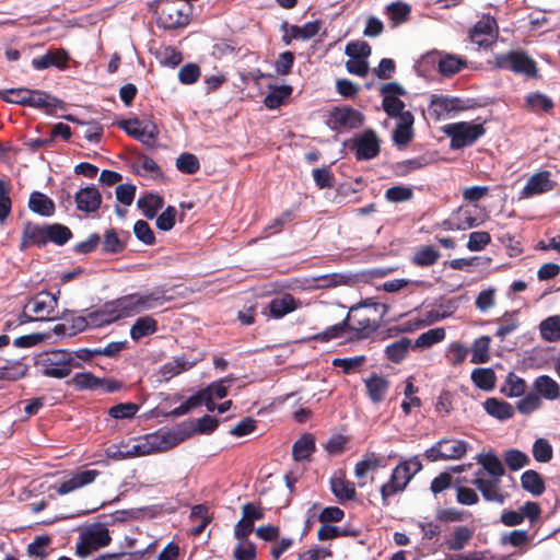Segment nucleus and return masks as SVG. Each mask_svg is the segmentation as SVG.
Returning <instances> with one entry per match:
<instances>
[{"label": "nucleus", "mask_w": 560, "mask_h": 560, "mask_svg": "<svg viewBox=\"0 0 560 560\" xmlns=\"http://www.w3.org/2000/svg\"><path fill=\"white\" fill-rule=\"evenodd\" d=\"M536 392L546 399L553 400L560 395L558 383L548 375H541L534 383Z\"/></svg>", "instance_id": "nucleus-30"}, {"label": "nucleus", "mask_w": 560, "mask_h": 560, "mask_svg": "<svg viewBox=\"0 0 560 560\" xmlns=\"http://www.w3.org/2000/svg\"><path fill=\"white\" fill-rule=\"evenodd\" d=\"M28 207L32 211L49 217L54 213L55 205L50 198L40 192H33L30 197Z\"/></svg>", "instance_id": "nucleus-31"}, {"label": "nucleus", "mask_w": 560, "mask_h": 560, "mask_svg": "<svg viewBox=\"0 0 560 560\" xmlns=\"http://www.w3.org/2000/svg\"><path fill=\"white\" fill-rule=\"evenodd\" d=\"M159 22L164 28H177L188 23V15L184 14L180 9L172 4L162 9Z\"/></svg>", "instance_id": "nucleus-19"}, {"label": "nucleus", "mask_w": 560, "mask_h": 560, "mask_svg": "<svg viewBox=\"0 0 560 560\" xmlns=\"http://www.w3.org/2000/svg\"><path fill=\"white\" fill-rule=\"evenodd\" d=\"M110 542L109 532L102 525L90 527L80 534V541L75 550L81 558L89 557L92 552L107 546Z\"/></svg>", "instance_id": "nucleus-6"}, {"label": "nucleus", "mask_w": 560, "mask_h": 560, "mask_svg": "<svg viewBox=\"0 0 560 560\" xmlns=\"http://www.w3.org/2000/svg\"><path fill=\"white\" fill-rule=\"evenodd\" d=\"M177 443V439L172 434H150L130 447L125 445L124 455L127 458L147 456L168 451L176 446Z\"/></svg>", "instance_id": "nucleus-3"}, {"label": "nucleus", "mask_w": 560, "mask_h": 560, "mask_svg": "<svg viewBox=\"0 0 560 560\" xmlns=\"http://www.w3.org/2000/svg\"><path fill=\"white\" fill-rule=\"evenodd\" d=\"M474 535V530L467 526H458L454 529L453 538L447 542L450 550L459 551L465 548Z\"/></svg>", "instance_id": "nucleus-43"}, {"label": "nucleus", "mask_w": 560, "mask_h": 560, "mask_svg": "<svg viewBox=\"0 0 560 560\" xmlns=\"http://www.w3.org/2000/svg\"><path fill=\"white\" fill-rule=\"evenodd\" d=\"M498 323L500 326L495 331V336L503 340L508 335L512 334L518 328L520 322L517 318V312H506L498 319Z\"/></svg>", "instance_id": "nucleus-39"}, {"label": "nucleus", "mask_w": 560, "mask_h": 560, "mask_svg": "<svg viewBox=\"0 0 560 560\" xmlns=\"http://www.w3.org/2000/svg\"><path fill=\"white\" fill-rule=\"evenodd\" d=\"M466 65V61L459 57L454 55H446L441 58L439 62L440 72L443 75H453L457 73L460 69H463Z\"/></svg>", "instance_id": "nucleus-49"}, {"label": "nucleus", "mask_w": 560, "mask_h": 560, "mask_svg": "<svg viewBox=\"0 0 560 560\" xmlns=\"http://www.w3.org/2000/svg\"><path fill=\"white\" fill-rule=\"evenodd\" d=\"M385 463L383 457L376 455L375 453H368L364 457L355 464L354 467V476L362 480L366 474L373 472L380 467H384Z\"/></svg>", "instance_id": "nucleus-27"}, {"label": "nucleus", "mask_w": 560, "mask_h": 560, "mask_svg": "<svg viewBox=\"0 0 560 560\" xmlns=\"http://www.w3.org/2000/svg\"><path fill=\"white\" fill-rule=\"evenodd\" d=\"M314 438L310 434L303 435L293 445V457L295 460H303L314 452Z\"/></svg>", "instance_id": "nucleus-46"}, {"label": "nucleus", "mask_w": 560, "mask_h": 560, "mask_svg": "<svg viewBox=\"0 0 560 560\" xmlns=\"http://www.w3.org/2000/svg\"><path fill=\"white\" fill-rule=\"evenodd\" d=\"M58 305V299L49 292H39L32 298L25 307H30L31 312L36 314V320L55 319L54 315Z\"/></svg>", "instance_id": "nucleus-11"}, {"label": "nucleus", "mask_w": 560, "mask_h": 560, "mask_svg": "<svg viewBox=\"0 0 560 560\" xmlns=\"http://www.w3.org/2000/svg\"><path fill=\"white\" fill-rule=\"evenodd\" d=\"M383 108L389 117L400 119L407 110H404L405 103L394 95H386L383 98Z\"/></svg>", "instance_id": "nucleus-57"}, {"label": "nucleus", "mask_w": 560, "mask_h": 560, "mask_svg": "<svg viewBox=\"0 0 560 560\" xmlns=\"http://www.w3.org/2000/svg\"><path fill=\"white\" fill-rule=\"evenodd\" d=\"M521 485L524 490L536 497L542 494L545 491L544 480L535 470H526L521 477Z\"/></svg>", "instance_id": "nucleus-35"}, {"label": "nucleus", "mask_w": 560, "mask_h": 560, "mask_svg": "<svg viewBox=\"0 0 560 560\" xmlns=\"http://www.w3.org/2000/svg\"><path fill=\"white\" fill-rule=\"evenodd\" d=\"M27 365L20 361H5L0 364V381H16L25 376Z\"/></svg>", "instance_id": "nucleus-37"}, {"label": "nucleus", "mask_w": 560, "mask_h": 560, "mask_svg": "<svg viewBox=\"0 0 560 560\" xmlns=\"http://www.w3.org/2000/svg\"><path fill=\"white\" fill-rule=\"evenodd\" d=\"M135 295L139 313L162 306L170 300L162 288H158L145 294L136 293Z\"/></svg>", "instance_id": "nucleus-22"}, {"label": "nucleus", "mask_w": 560, "mask_h": 560, "mask_svg": "<svg viewBox=\"0 0 560 560\" xmlns=\"http://www.w3.org/2000/svg\"><path fill=\"white\" fill-rule=\"evenodd\" d=\"M26 105L51 113L52 108L61 106V102L43 91L30 90Z\"/></svg>", "instance_id": "nucleus-26"}, {"label": "nucleus", "mask_w": 560, "mask_h": 560, "mask_svg": "<svg viewBox=\"0 0 560 560\" xmlns=\"http://www.w3.org/2000/svg\"><path fill=\"white\" fill-rule=\"evenodd\" d=\"M118 126L129 136L145 144H151L158 137V129L155 126L145 125L141 127V122L138 119L122 120L118 122Z\"/></svg>", "instance_id": "nucleus-14"}, {"label": "nucleus", "mask_w": 560, "mask_h": 560, "mask_svg": "<svg viewBox=\"0 0 560 560\" xmlns=\"http://www.w3.org/2000/svg\"><path fill=\"white\" fill-rule=\"evenodd\" d=\"M30 95V89L20 88V89H9L4 91H0V97L8 102L20 105H26L27 96Z\"/></svg>", "instance_id": "nucleus-62"}, {"label": "nucleus", "mask_w": 560, "mask_h": 560, "mask_svg": "<svg viewBox=\"0 0 560 560\" xmlns=\"http://www.w3.org/2000/svg\"><path fill=\"white\" fill-rule=\"evenodd\" d=\"M387 313V306L382 303L364 301L350 307L346 324L351 332L349 339H362L374 332Z\"/></svg>", "instance_id": "nucleus-1"}, {"label": "nucleus", "mask_w": 560, "mask_h": 560, "mask_svg": "<svg viewBox=\"0 0 560 560\" xmlns=\"http://www.w3.org/2000/svg\"><path fill=\"white\" fill-rule=\"evenodd\" d=\"M445 338L444 328H433L423 334H421L415 342V347L417 348H429Z\"/></svg>", "instance_id": "nucleus-53"}, {"label": "nucleus", "mask_w": 560, "mask_h": 560, "mask_svg": "<svg viewBox=\"0 0 560 560\" xmlns=\"http://www.w3.org/2000/svg\"><path fill=\"white\" fill-rule=\"evenodd\" d=\"M478 221L471 215L469 211L459 209L453 219L444 222L447 230L451 231H464L475 226H478Z\"/></svg>", "instance_id": "nucleus-29"}, {"label": "nucleus", "mask_w": 560, "mask_h": 560, "mask_svg": "<svg viewBox=\"0 0 560 560\" xmlns=\"http://www.w3.org/2000/svg\"><path fill=\"white\" fill-rule=\"evenodd\" d=\"M483 407L490 416L499 420L510 419L514 415V408L512 405L497 398H488L483 402Z\"/></svg>", "instance_id": "nucleus-28"}, {"label": "nucleus", "mask_w": 560, "mask_h": 560, "mask_svg": "<svg viewBox=\"0 0 560 560\" xmlns=\"http://www.w3.org/2000/svg\"><path fill=\"white\" fill-rule=\"evenodd\" d=\"M411 479V470L408 469V465L401 462L393 470L389 480L381 487L383 502L387 504L390 497L402 492Z\"/></svg>", "instance_id": "nucleus-8"}, {"label": "nucleus", "mask_w": 560, "mask_h": 560, "mask_svg": "<svg viewBox=\"0 0 560 560\" xmlns=\"http://www.w3.org/2000/svg\"><path fill=\"white\" fill-rule=\"evenodd\" d=\"M71 231L62 224L47 225V242L50 241L57 245H63L71 238Z\"/></svg>", "instance_id": "nucleus-51"}, {"label": "nucleus", "mask_w": 560, "mask_h": 560, "mask_svg": "<svg viewBox=\"0 0 560 560\" xmlns=\"http://www.w3.org/2000/svg\"><path fill=\"white\" fill-rule=\"evenodd\" d=\"M458 98H448L445 96H432L430 104V112L436 118L440 119L445 114L455 110H462L464 107L459 105Z\"/></svg>", "instance_id": "nucleus-23"}, {"label": "nucleus", "mask_w": 560, "mask_h": 560, "mask_svg": "<svg viewBox=\"0 0 560 560\" xmlns=\"http://www.w3.org/2000/svg\"><path fill=\"white\" fill-rule=\"evenodd\" d=\"M490 337L482 336L475 340L472 345L471 362L475 364L485 363L490 359L489 347Z\"/></svg>", "instance_id": "nucleus-44"}, {"label": "nucleus", "mask_w": 560, "mask_h": 560, "mask_svg": "<svg viewBox=\"0 0 560 560\" xmlns=\"http://www.w3.org/2000/svg\"><path fill=\"white\" fill-rule=\"evenodd\" d=\"M540 514L541 509L539 504L528 501L516 511L504 510L500 516V521L509 527L521 525L525 518H528L529 522L534 524L539 520Z\"/></svg>", "instance_id": "nucleus-9"}, {"label": "nucleus", "mask_w": 560, "mask_h": 560, "mask_svg": "<svg viewBox=\"0 0 560 560\" xmlns=\"http://www.w3.org/2000/svg\"><path fill=\"white\" fill-rule=\"evenodd\" d=\"M495 65L499 68L512 70L526 75L536 73L535 62L522 51H509L495 56Z\"/></svg>", "instance_id": "nucleus-7"}, {"label": "nucleus", "mask_w": 560, "mask_h": 560, "mask_svg": "<svg viewBox=\"0 0 560 560\" xmlns=\"http://www.w3.org/2000/svg\"><path fill=\"white\" fill-rule=\"evenodd\" d=\"M195 365V362L187 361L185 358H176L171 362L165 363L160 374L164 381H170L172 377L190 370Z\"/></svg>", "instance_id": "nucleus-34"}, {"label": "nucleus", "mask_w": 560, "mask_h": 560, "mask_svg": "<svg viewBox=\"0 0 560 560\" xmlns=\"http://www.w3.org/2000/svg\"><path fill=\"white\" fill-rule=\"evenodd\" d=\"M504 460L511 470H518L529 464V457L522 451L508 450L504 452Z\"/></svg>", "instance_id": "nucleus-55"}, {"label": "nucleus", "mask_w": 560, "mask_h": 560, "mask_svg": "<svg viewBox=\"0 0 560 560\" xmlns=\"http://www.w3.org/2000/svg\"><path fill=\"white\" fill-rule=\"evenodd\" d=\"M469 450L464 440L453 438L441 439L433 446L425 451L424 456L430 462L451 460L463 458Z\"/></svg>", "instance_id": "nucleus-5"}, {"label": "nucleus", "mask_w": 560, "mask_h": 560, "mask_svg": "<svg viewBox=\"0 0 560 560\" xmlns=\"http://www.w3.org/2000/svg\"><path fill=\"white\" fill-rule=\"evenodd\" d=\"M332 117L339 126L349 129L358 128L363 122V115L360 112L349 107L337 108L332 113Z\"/></svg>", "instance_id": "nucleus-25"}, {"label": "nucleus", "mask_w": 560, "mask_h": 560, "mask_svg": "<svg viewBox=\"0 0 560 560\" xmlns=\"http://www.w3.org/2000/svg\"><path fill=\"white\" fill-rule=\"evenodd\" d=\"M556 183L551 179L549 171H540L532 175L521 191V198L527 199L552 190Z\"/></svg>", "instance_id": "nucleus-13"}, {"label": "nucleus", "mask_w": 560, "mask_h": 560, "mask_svg": "<svg viewBox=\"0 0 560 560\" xmlns=\"http://www.w3.org/2000/svg\"><path fill=\"white\" fill-rule=\"evenodd\" d=\"M526 104L532 110L541 109L544 112H549L553 107L551 98L541 93H532L527 95Z\"/></svg>", "instance_id": "nucleus-59"}, {"label": "nucleus", "mask_w": 560, "mask_h": 560, "mask_svg": "<svg viewBox=\"0 0 560 560\" xmlns=\"http://www.w3.org/2000/svg\"><path fill=\"white\" fill-rule=\"evenodd\" d=\"M74 199L77 209L85 213L95 212L102 203V195L94 186L80 189L75 194Z\"/></svg>", "instance_id": "nucleus-16"}, {"label": "nucleus", "mask_w": 560, "mask_h": 560, "mask_svg": "<svg viewBox=\"0 0 560 560\" xmlns=\"http://www.w3.org/2000/svg\"><path fill=\"white\" fill-rule=\"evenodd\" d=\"M482 124L460 121L444 127V132L451 138L452 149H462L472 144L485 133Z\"/></svg>", "instance_id": "nucleus-4"}, {"label": "nucleus", "mask_w": 560, "mask_h": 560, "mask_svg": "<svg viewBox=\"0 0 560 560\" xmlns=\"http://www.w3.org/2000/svg\"><path fill=\"white\" fill-rule=\"evenodd\" d=\"M477 462L478 464L482 465L485 470H487L492 476V478L500 479V477H502L505 472L503 464L493 453L478 455Z\"/></svg>", "instance_id": "nucleus-36"}, {"label": "nucleus", "mask_w": 560, "mask_h": 560, "mask_svg": "<svg viewBox=\"0 0 560 560\" xmlns=\"http://www.w3.org/2000/svg\"><path fill=\"white\" fill-rule=\"evenodd\" d=\"M137 205L142 210L145 218L152 219L155 217L158 210L162 208L163 198L159 195L149 194L139 198Z\"/></svg>", "instance_id": "nucleus-38"}, {"label": "nucleus", "mask_w": 560, "mask_h": 560, "mask_svg": "<svg viewBox=\"0 0 560 560\" xmlns=\"http://www.w3.org/2000/svg\"><path fill=\"white\" fill-rule=\"evenodd\" d=\"M292 88L290 85H282L275 88L266 97L265 105L270 109H276L283 104V101L291 94Z\"/></svg>", "instance_id": "nucleus-50"}, {"label": "nucleus", "mask_w": 560, "mask_h": 560, "mask_svg": "<svg viewBox=\"0 0 560 560\" xmlns=\"http://www.w3.org/2000/svg\"><path fill=\"white\" fill-rule=\"evenodd\" d=\"M37 365L43 369L44 375L54 378H65L72 369L80 368L71 352L66 350L46 351L38 355Z\"/></svg>", "instance_id": "nucleus-2"}, {"label": "nucleus", "mask_w": 560, "mask_h": 560, "mask_svg": "<svg viewBox=\"0 0 560 560\" xmlns=\"http://www.w3.org/2000/svg\"><path fill=\"white\" fill-rule=\"evenodd\" d=\"M497 290L495 288H488L479 292L476 298L475 304L480 312H487L495 305Z\"/></svg>", "instance_id": "nucleus-58"}, {"label": "nucleus", "mask_w": 560, "mask_h": 560, "mask_svg": "<svg viewBox=\"0 0 560 560\" xmlns=\"http://www.w3.org/2000/svg\"><path fill=\"white\" fill-rule=\"evenodd\" d=\"M365 386L372 401L380 402L388 389V381L382 376L372 375L365 381Z\"/></svg>", "instance_id": "nucleus-33"}, {"label": "nucleus", "mask_w": 560, "mask_h": 560, "mask_svg": "<svg viewBox=\"0 0 560 560\" xmlns=\"http://www.w3.org/2000/svg\"><path fill=\"white\" fill-rule=\"evenodd\" d=\"M497 36L498 25L495 20L490 15H483L469 32L470 40L479 47L492 45Z\"/></svg>", "instance_id": "nucleus-10"}, {"label": "nucleus", "mask_w": 560, "mask_h": 560, "mask_svg": "<svg viewBox=\"0 0 560 560\" xmlns=\"http://www.w3.org/2000/svg\"><path fill=\"white\" fill-rule=\"evenodd\" d=\"M298 307L291 294H282L272 299L269 303V315L273 318H281Z\"/></svg>", "instance_id": "nucleus-24"}, {"label": "nucleus", "mask_w": 560, "mask_h": 560, "mask_svg": "<svg viewBox=\"0 0 560 560\" xmlns=\"http://www.w3.org/2000/svg\"><path fill=\"white\" fill-rule=\"evenodd\" d=\"M98 475L100 472L94 469L77 472L72 475L68 480L62 481L56 488V491L60 495L68 494L74 490H78L92 483Z\"/></svg>", "instance_id": "nucleus-15"}, {"label": "nucleus", "mask_w": 560, "mask_h": 560, "mask_svg": "<svg viewBox=\"0 0 560 560\" xmlns=\"http://www.w3.org/2000/svg\"><path fill=\"white\" fill-rule=\"evenodd\" d=\"M120 318L125 317L120 311V306H118V299L105 303L102 308L89 314V319L94 326L110 324Z\"/></svg>", "instance_id": "nucleus-17"}, {"label": "nucleus", "mask_w": 560, "mask_h": 560, "mask_svg": "<svg viewBox=\"0 0 560 560\" xmlns=\"http://www.w3.org/2000/svg\"><path fill=\"white\" fill-rule=\"evenodd\" d=\"M541 337L550 342L560 340V317L550 316L541 322L540 326Z\"/></svg>", "instance_id": "nucleus-41"}, {"label": "nucleus", "mask_w": 560, "mask_h": 560, "mask_svg": "<svg viewBox=\"0 0 560 560\" xmlns=\"http://www.w3.org/2000/svg\"><path fill=\"white\" fill-rule=\"evenodd\" d=\"M413 121L415 118L410 112H406L404 115H401L393 133V140L395 144L398 147H405L411 141L413 136Z\"/></svg>", "instance_id": "nucleus-21"}, {"label": "nucleus", "mask_w": 560, "mask_h": 560, "mask_svg": "<svg viewBox=\"0 0 560 560\" xmlns=\"http://www.w3.org/2000/svg\"><path fill=\"white\" fill-rule=\"evenodd\" d=\"M138 410L139 406L137 404L124 402L113 406L108 410V415L114 419H129L132 418Z\"/></svg>", "instance_id": "nucleus-63"}, {"label": "nucleus", "mask_w": 560, "mask_h": 560, "mask_svg": "<svg viewBox=\"0 0 560 560\" xmlns=\"http://www.w3.org/2000/svg\"><path fill=\"white\" fill-rule=\"evenodd\" d=\"M47 244V225L39 226L27 222L24 225L20 248L25 249L31 245L44 246Z\"/></svg>", "instance_id": "nucleus-18"}, {"label": "nucleus", "mask_w": 560, "mask_h": 560, "mask_svg": "<svg viewBox=\"0 0 560 560\" xmlns=\"http://www.w3.org/2000/svg\"><path fill=\"white\" fill-rule=\"evenodd\" d=\"M350 336H351V332L349 331L346 320L343 319L342 323L330 326L323 332L315 335L313 337V339L319 340V341H329L331 339H338V338H343L346 340H350L349 339Z\"/></svg>", "instance_id": "nucleus-42"}, {"label": "nucleus", "mask_w": 560, "mask_h": 560, "mask_svg": "<svg viewBox=\"0 0 560 560\" xmlns=\"http://www.w3.org/2000/svg\"><path fill=\"white\" fill-rule=\"evenodd\" d=\"M371 46L363 40H354L347 44L345 54L350 58H364L371 55Z\"/></svg>", "instance_id": "nucleus-61"}, {"label": "nucleus", "mask_w": 560, "mask_h": 560, "mask_svg": "<svg viewBox=\"0 0 560 560\" xmlns=\"http://www.w3.org/2000/svg\"><path fill=\"white\" fill-rule=\"evenodd\" d=\"M386 12L394 26L406 22L410 14V7L404 2H393L386 7Z\"/></svg>", "instance_id": "nucleus-45"}, {"label": "nucleus", "mask_w": 560, "mask_h": 560, "mask_svg": "<svg viewBox=\"0 0 560 560\" xmlns=\"http://www.w3.org/2000/svg\"><path fill=\"white\" fill-rule=\"evenodd\" d=\"M380 151L378 140L373 131H366L357 141L355 155L358 160H370L377 155Z\"/></svg>", "instance_id": "nucleus-20"}, {"label": "nucleus", "mask_w": 560, "mask_h": 560, "mask_svg": "<svg viewBox=\"0 0 560 560\" xmlns=\"http://www.w3.org/2000/svg\"><path fill=\"white\" fill-rule=\"evenodd\" d=\"M331 490L339 500H351L355 495L354 485L343 477H334L331 479Z\"/></svg>", "instance_id": "nucleus-40"}, {"label": "nucleus", "mask_w": 560, "mask_h": 560, "mask_svg": "<svg viewBox=\"0 0 560 560\" xmlns=\"http://www.w3.org/2000/svg\"><path fill=\"white\" fill-rule=\"evenodd\" d=\"M410 346V339L401 338L398 341H395L392 345L387 346L386 354L390 361L400 362L406 357Z\"/></svg>", "instance_id": "nucleus-52"}, {"label": "nucleus", "mask_w": 560, "mask_h": 560, "mask_svg": "<svg viewBox=\"0 0 560 560\" xmlns=\"http://www.w3.org/2000/svg\"><path fill=\"white\" fill-rule=\"evenodd\" d=\"M440 257V253L432 246H422L413 255V262L418 266H432Z\"/></svg>", "instance_id": "nucleus-54"}, {"label": "nucleus", "mask_w": 560, "mask_h": 560, "mask_svg": "<svg viewBox=\"0 0 560 560\" xmlns=\"http://www.w3.org/2000/svg\"><path fill=\"white\" fill-rule=\"evenodd\" d=\"M525 381L514 373H509L505 385L502 387V393L509 397H520L525 393Z\"/></svg>", "instance_id": "nucleus-48"}, {"label": "nucleus", "mask_w": 560, "mask_h": 560, "mask_svg": "<svg viewBox=\"0 0 560 560\" xmlns=\"http://www.w3.org/2000/svg\"><path fill=\"white\" fill-rule=\"evenodd\" d=\"M534 458L539 463H548L552 458V447L546 439H538L533 445Z\"/></svg>", "instance_id": "nucleus-60"}, {"label": "nucleus", "mask_w": 560, "mask_h": 560, "mask_svg": "<svg viewBox=\"0 0 560 560\" xmlns=\"http://www.w3.org/2000/svg\"><path fill=\"white\" fill-rule=\"evenodd\" d=\"M158 329V323L151 316L139 317L131 326L130 336L135 340H139L144 336L154 334Z\"/></svg>", "instance_id": "nucleus-32"}, {"label": "nucleus", "mask_w": 560, "mask_h": 560, "mask_svg": "<svg viewBox=\"0 0 560 560\" xmlns=\"http://www.w3.org/2000/svg\"><path fill=\"white\" fill-rule=\"evenodd\" d=\"M472 485L481 492L486 501L503 504L508 494L502 491L500 479L485 478L482 472L476 474Z\"/></svg>", "instance_id": "nucleus-12"}, {"label": "nucleus", "mask_w": 560, "mask_h": 560, "mask_svg": "<svg viewBox=\"0 0 560 560\" xmlns=\"http://www.w3.org/2000/svg\"><path fill=\"white\" fill-rule=\"evenodd\" d=\"M71 384L78 389H95L101 387V378L90 372L78 373L71 378Z\"/></svg>", "instance_id": "nucleus-56"}, {"label": "nucleus", "mask_w": 560, "mask_h": 560, "mask_svg": "<svg viewBox=\"0 0 560 560\" xmlns=\"http://www.w3.org/2000/svg\"><path fill=\"white\" fill-rule=\"evenodd\" d=\"M199 166L198 159L191 153H183L176 160V167L185 174H195Z\"/></svg>", "instance_id": "nucleus-64"}, {"label": "nucleus", "mask_w": 560, "mask_h": 560, "mask_svg": "<svg viewBox=\"0 0 560 560\" xmlns=\"http://www.w3.org/2000/svg\"><path fill=\"white\" fill-rule=\"evenodd\" d=\"M471 380L477 387L490 390L495 385L494 372L490 369H476L471 373Z\"/></svg>", "instance_id": "nucleus-47"}]
</instances>
